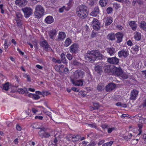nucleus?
Segmentation results:
<instances>
[{
    "mask_svg": "<svg viewBox=\"0 0 146 146\" xmlns=\"http://www.w3.org/2000/svg\"><path fill=\"white\" fill-rule=\"evenodd\" d=\"M87 7L84 5H81L76 9V13L78 16L82 19L86 18L88 15Z\"/></svg>",
    "mask_w": 146,
    "mask_h": 146,
    "instance_id": "f257e3e1",
    "label": "nucleus"
},
{
    "mask_svg": "<svg viewBox=\"0 0 146 146\" xmlns=\"http://www.w3.org/2000/svg\"><path fill=\"white\" fill-rule=\"evenodd\" d=\"M44 10L43 7L40 5H37L35 7L34 14L36 18H41L43 16Z\"/></svg>",
    "mask_w": 146,
    "mask_h": 146,
    "instance_id": "f03ea898",
    "label": "nucleus"
},
{
    "mask_svg": "<svg viewBox=\"0 0 146 146\" xmlns=\"http://www.w3.org/2000/svg\"><path fill=\"white\" fill-rule=\"evenodd\" d=\"M96 56L95 51H88L85 55V58L89 62H93L96 60Z\"/></svg>",
    "mask_w": 146,
    "mask_h": 146,
    "instance_id": "7ed1b4c3",
    "label": "nucleus"
},
{
    "mask_svg": "<svg viewBox=\"0 0 146 146\" xmlns=\"http://www.w3.org/2000/svg\"><path fill=\"white\" fill-rule=\"evenodd\" d=\"M113 73L118 76H120L124 79L128 78V76L124 73L121 68L119 67L118 68L115 67L113 68Z\"/></svg>",
    "mask_w": 146,
    "mask_h": 146,
    "instance_id": "20e7f679",
    "label": "nucleus"
},
{
    "mask_svg": "<svg viewBox=\"0 0 146 146\" xmlns=\"http://www.w3.org/2000/svg\"><path fill=\"white\" fill-rule=\"evenodd\" d=\"M84 72L81 70H77L73 73L72 75L73 78L78 79L82 78L84 76Z\"/></svg>",
    "mask_w": 146,
    "mask_h": 146,
    "instance_id": "39448f33",
    "label": "nucleus"
},
{
    "mask_svg": "<svg viewBox=\"0 0 146 146\" xmlns=\"http://www.w3.org/2000/svg\"><path fill=\"white\" fill-rule=\"evenodd\" d=\"M16 21L18 26H21L22 25L21 22L22 20L23 16L20 12H18L16 13Z\"/></svg>",
    "mask_w": 146,
    "mask_h": 146,
    "instance_id": "423d86ee",
    "label": "nucleus"
},
{
    "mask_svg": "<svg viewBox=\"0 0 146 146\" xmlns=\"http://www.w3.org/2000/svg\"><path fill=\"white\" fill-rule=\"evenodd\" d=\"M22 11L24 12L25 17L26 18H28L31 15L32 13V9L30 7H25L23 8Z\"/></svg>",
    "mask_w": 146,
    "mask_h": 146,
    "instance_id": "0eeeda50",
    "label": "nucleus"
},
{
    "mask_svg": "<svg viewBox=\"0 0 146 146\" xmlns=\"http://www.w3.org/2000/svg\"><path fill=\"white\" fill-rule=\"evenodd\" d=\"M92 25L94 29L96 30H98L100 29V24L98 21V20L94 19L92 23Z\"/></svg>",
    "mask_w": 146,
    "mask_h": 146,
    "instance_id": "6e6552de",
    "label": "nucleus"
},
{
    "mask_svg": "<svg viewBox=\"0 0 146 146\" xmlns=\"http://www.w3.org/2000/svg\"><path fill=\"white\" fill-rule=\"evenodd\" d=\"M119 61V59L116 57L109 58L107 59L108 62L111 64H117Z\"/></svg>",
    "mask_w": 146,
    "mask_h": 146,
    "instance_id": "1a4fd4ad",
    "label": "nucleus"
},
{
    "mask_svg": "<svg viewBox=\"0 0 146 146\" xmlns=\"http://www.w3.org/2000/svg\"><path fill=\"white\" fill-rule=\"evenodd\" d=\"M116 85L115 84L111 83H109L105 87V89L106 92H110L113 90L115 88Z\"/></svg>",
    "mask_w": 146,
    "mask_h": 146,
    "instance_id": "9d476101",
    "label": "nucleus"
},
{
    "mask_svg": "<svg viewBox=\"0 0 146 146\" xmlns=\"http://www.w3.org/2000/svg\"><path fill=\"white\" fill-rule=\"evenodd\" d=\"M138 92L135 89L133 90L131 92L130 99L131 100H135L137 96Z\"/></svg>",
    "mask_w": 146,
    "mask_h": 146,
    "instance_id": "9b49d317",
    "label": "nucleus"
},
{
    "mask_svg": "<svg viewBox=\"0 0 146 146\" xmlns=\"http://www.w3.org/2000/svg\"><path fill=\"white\" fill-rule=\"evenodd\" d=\"M78 49V46L75 43L72 44L70 47V51L72 53H75Z\"/></svg>",
    "mask_w": 146,
    "mask_h": 146,
    "instance_id": "f8f14e48",
    "label": "nucleus"
},
{
    "mask_svg": "<svg viewBox=\"0 0 146 146\" xmlns=\"http://www.w3.org/2000/svg\"><path fill=\"white\" fill-rule=\"evenodd\" d=\"M76 79L73 78L71 79L72 83L75 86H82L83 84V81L82 80H76Z\"/></svg>",
    "mask_w": 146,
    "mask_h": 146,
    "instance_id": "ddd939ff",
    "label": "nucleus"
},
{
    "mask_svg": "<svg viewBox=\"0 0 146 146\" xmlns=\"http://www.w3.org/2000/svg\"><path fill=\"white\" fill-rule=\"evenodd\" d=\"M129 54L128 52L126 50H124L120 51L118 53V55L120 58L123 56L124 58H126Z\"/></svg>",
    "mask_w": 146,
    "mask_h": 146,
    "instance_id": "4468645a",
    "label": "nucleus"
},
{
    "mask_svg": "<svg viewBox=\"0 0 146 146\" xmlns=\"http://www.w3.org/2000/svg\"><path fill=\"white\" fill-rule=\"evenodd\" d=\"M27 3V0H16L15 1V3L20 6H25Z\"/></svg>",
    "mask_w": 146,
    "mask_h": 146,
    "instance_id": "2eb2a0df",
    "label": "nucleus"
},
{
    "mask_svg": "<svg viewBox=\"0 0 146 146\" xmlns=\"http://www.w3.org/2000/svg\"><path fill=\"white\" fill-rule=\"evenodd\" d=\"M57 34V31L56 29H52L48 32V34L51 39H54Z\"/></svg>",
    "mask_w": 146,
    "mask_h": 146,
    "instance_id": "dca6fc26",
    "label": "nucleus"
},
{
    "mask_svg": "<svg viewBox=\"0 0 146 146\" xmlns=\"http://www.w3.org/2000/svg\"><path fill=\"white\" fill-rule=\"evenodd\" d=\"M38 134L39 136L42 138H48L50 136V133L44 131H40L38 132Z\"/></svg>",
    "mask_w": 146,
    "mask_h": 146,
    "instance_id": "f3484780",
    "label": "nucleus"
},
{
    "mask_svg": "<svg viewBox=\"0 0 146 146\" xmlns=\"http://www.w3.org/2000/svg\"><path fill=\"white\" fill-rule=\"evenodd\" d=\"M66 37V35L64 33L60 32L59 33L58 38L56 40L58 41L63 40Z\"/></svg>",
    "mask_w": 146,
    "mask_h": 146,
    "instance_id": "a211bd4d",
    "label": "nucleus"
},
{
    "mask_svg": "<svg viewBox=\"0 0 146 146\" xmlns=\"http://www.w3.org/2000/svg\"><path fill=\"white\" fill-rule=\"evenodd\" d=\"M40 45L44 47V49L46 51L48 50V44L46 40H44L40 43Z\"/></svg>",
    "mask_w": 146,
    "mask_h": 146,
    "instance_id": "6ab92c4d",
    "label": "nucleus"
},
{
    "mask_svg": "<svg viewBox=\"0 0 146 146\" xmlns=\"http://www.w3.org/2000/svg\"><path fill=\"white\" fill-rule=\"evenodd\" d=\"M115 36L117 39L116 41L117 42L119 43L121 41L123 36L122 33H118L116 34Z\"/></svg>",
    "mask_w": 146,
    "mask_h": 146,
    "instance_id": "aec40b11",
    "label": "nucleus"
},
{
    "mask_svg": "<svg viewBox=\"0 0 146 146\" xmlns=\"http://www.w3.org/2000/svg\"><path fill=\"white\" fill-rule=\"evenodd\" d=\"M45 21L46 23L50 24L54 22V19L52 16H49L45 18Z\"/></svg>",
    "mask_w": 146,
    "mask_h": 146,
    "instance_id": "412c9836",
    "label": "nucleus"
},
{
    "mask_svg": "<svg viewBox=\"0 0 146 146\" xmlns=\"http://www.w3.org/2000/svg\"><path fill=\"white\" fill-rule=\"evenodd\" d=\"M106 50L107 52L109 53L110 56L114 55L115 52V49L113 47L108 48H106Z\"/></svg>",
    "mask_w": 146,
    "mask_h": 146,
    "instance_id": "4be33fe9",
    "label": "nucleus"
},
{
    "mask_svg": "<svg viewBox=\"0 0 146 146\" xmlns=\"http://www.w3.org/2000/svg\"><path fill=\"white\" fill-rule=\"evenodd\" d=\"M129 25L130 27H131L132 30L135 31L137 28V25L135 23L134 21H131L129 22Z\"/></svg>",
    "mask_w": 146,
    "mask_h": 146,
    "instance_id": "5701e85b",
    "label": "nucleus"
},
{
    "mask_svg": "<svg viewBox=\"0 0 146 146\" xmlns=\"http://www.w3.org/2000/svg\"><path fill=\"white\" fill-rule=\"evenodd\" d=\"M139 26L141 29L146 31V23L144 21H141L139 23Z\"/></svg>",
    "mask_w": 146,
    "mask_h": 146,
    "instance_id": "b1692460",
    "label": "nucleus"
},
{
    "mask_svg": "<svg viewBox=\"0 0 146 146\" xmlns=\"http://www.w3.org/2000/svg\"><path fill=\"white\" fill-rule=\"evenodd\" d=\"M134 37L135 39L137 40H139L141 38V34L137 32H135L134 33Z\"/></svg>",
    "mask_w": 146,
    "mask_h": 146,
    "instance_id": "393cba45",
    "label": "nucleus"
},
{
    "mask_svg": "<svg viewBox=\"0 0 146 146\" xmlns=\"http://www.w3.org/2000/svg\"><path fill=\"white\" fill-rule=\"evenodd\" d=\"M95 71L98 73L100 74L102 72V68L101 66L97 65L94 67Z\"/></svg>",
    "mask_w": 146,
    "mask_h": 146,
    "instance_id": "a878e982",
    "label": "nucleus"
},
{
    "mask_svg": "<svg viewBox=\"0 0 146 146\" xmlns=\"http://www.w3.org/2000/svg\"><path fill=\"white\" fill-rule=\"evenodd\" d=\"M28 96L30 98H32L35 100H38L40 98V96L36 94L30 93L28 95Z\"/></svg>",
    "mask_w": 146,
    "mask_h": 146,
    "instance_id": "bb28decb",
    "label": "nucleus"
},
{
    "mask_svg": "<svg viewBox=\"0 0 146 146\" xmlns=\"http://www.w3.org/2000/svg\"><path fill=\"white\" fill-rule=\"evenodd\" d=\"M72 42L71 40L69 38H66L64 42V46L67 47Z\"/></svg>",
    "mask_w": 146,
    "mask_h": 146,
    "instance_id": "cd10ccee",
    "label": "nucleus"
},
{
    "mask_svg": "<svg viewBox=\"0 0 146 146\" xmlns=\"http://www.w3.org/2000/svg\"><path fill=\"white\" fill-rule=\"evenodd\" d=\"M112 22V19L110 17L107 18L106 21L105 22V25H110Z\"/></svg>",
    "mask_w": 146,
    "mask_h": 146,
    "instance_id": "c85d7f7f",
    "label": "nucleus"
},
{
    "mask_svg": "<svg viewBox=\"0 0 146 146\" xmlns=\"http://www.w3.org/2000/svg\"><path fill=\"white\" fill-rule=\"evenodd\" d=\"M95 54L96 55V59L97 58V57H98L100 60L102 59L103 58V56L97 50L95 51Z\"/></svg>",
    "mask_w": 146,
    "mask_h": 146,
    "instance_id": "c756f323",
    "label": "nucleus"
},
{
    "mask_svg": "<svg viewBox=\"0 0 146 146\" xmlns=\"http://www.w3.org/2000/svg\"><path fill=\"white\" fill-rule=\"evenodd\" d=\"M107 3L108 0H100V4L102 7L105 6Z\"/></svg>",
    "mask_w": 146,
    "mask_h": 146,
    "instance_id": "7c9ffc66",
    "label": "nucleus"
},
{
    "mask_svg": "<svg viewBox=\"0 0 146 146\" xmlns=\"http://www.w3.org/2000/svg\"><path fill=\"white\" fill-rule=\"evenodd\" d=\"M61 61L63 63H66V58L65 57V54L64 53H62L60 55Z\"/></svg>",
    "mask_w": 146,
    "mask_h": 146,
    "instance_id": "2f4dec72",
    "label": "nucleus"
},
{
    "mask_svg": "<svg viewBox=\"0 0 146 146\" xmlns=\"http://www.w3.org/2000/svg\"><path fill=\"white\" fill-rule=\"evenodd\" d=\"M71 137L72 139H74V140L72 141L73 142L77 141L79 139V136L78 135H74L72 136Z\"/></svg>",
    "mask_w": 146,
    "mask_h": 146,
    "instance_id": "473e14b6",
    "label": "nucleus"
},
{
    "mask_svg": "<svg viewBox=\"0 0 146 146\" xmlns=\"http://www.w3.org/2000/svg\"><path fill=\"white\" fill-rule=\"evenodd\" d=\"M9 89V83L7 82L4 84L3 85V89L7 91Z\"/></svg>",
    "mask_w": 146,
    "mask_h": 146,
    "instance_id": "72a5a7b5",
    "label": "nucleus"
},
{
    "mask_svg": "<svg viewBox=\"0 0 146 146\" xmlns=\"http://www.w3.org/2000/svg\"><path fill=\"white\" fill-rule=\"evenodd\" d=\"M104 86L102 84H99L97 87V89L98 91H102L103 90Z\"/></svg>",
    "mask_w": 146,
    "mask_h": 146,
    "instance_id": "f704fd0d",
    "label": "nucleus"
},
{
    "mask_svg": "<svg viewBox=\"0 0 146 146\" xmlns=\"http://www.w3.org/2000/svg\"><path fill=\"white\" fill-rule=\"evenodd\" d=\"M108 37L110 40H113L115 39V35L113 34H110L108 36Z\"/></svg>",
    "mask_w": 146,
    "mask_h": 146,
    "instance_id": "c9c22d12",
    "label": "nucleus"
},
{
    "mask_svg": "<svg viewBox=\"0 0 146 146\" xmlns=\"http://www.w3.org/2000/svg\"><path fill=\"white\" fill-rule=\"evenodd\" d=\"M113 143V142L112 141H110L104 144L102 146H110Z\"/></svg>",
    "mask_w": 146,
    "mask_h": 146,
    "instance_id": "e433bc0d",
    "label": "nucleus"
},
{
    "mask_svg": "<svg viewBox=\"0 0 146 146\" xmlns=\"http://www.w3.org/2000/svg\"><path fill=\"white\" fill-rule=\"evenodd\" d=\"M86 124L92 128L95 129L97 128V126L96 124L95 123H93L92 124L88 123L87 124Z\"/></svg>",
    "mask_w": 146,
    "mask_h": 146,
    "instance_id": "4c0bfd02",
    "label": "nucleus"
},
{
    "mask_svg": "<svg viewBox=\"0 0 146 146\" xmlns=\"http://www.w3.org/2000/svg\"><path fill=\"white\" fill-rule=\"evenodd\" d=\"M133 49L134 51H137L139 50L140 47L137 45H135L133 47Z\"/></svg>",
    "mask_w": 146,
    "mask_h": 146,
    "instance_id": "58836bf2",
    "label": "nucleus"
},
{
    "mask_svg": "<svg viewBox=\"0 0 146 146\" xmlns=\"http://www.w3.org/2000/svg\"><path fill=\"white\" fill-rule=\"evenodd\" d=\"M93 105L94 107L95 108V109H96V110L98 109L100 107L99 104L98 103H93Z\"/></svg>",
    "mask_w": 146,
    "mask_h": 146,
    "instance_id": "ea45409f",
    "label": "nucleus"
},
{
    "mask_svg": "<svg viewBox=\"0 0 146 146\" xmlns=\"http://www.w3.org/2000/svg\"><path fill=\"white\" fill-rule=\"evenodd\" d=\"M113 11V9L111 7H108L107 9V12L108 14L111 13Z\"/></svg>",
    "mask_w": 146,
    "mask_h": 146,
    "instance_id": "a19ab883",
    "label": "nucleus"
},
{
    "mask_svg": "<svg viewBox=\"0 0 146 146\" xmlns=\"http://www.w3.org/2000/svg\"><path fill=\"white\" fill-rule=\"evenodd\" d=\"M18 91L21 94H24L25 93L24 90L21 88H19L18 89Z\"/></svg>",
    "mask_w": 146,
    "mask_h": 146,
    "instance_id": "79ce46f5",
    "label": "nucleus"
},
{
    "mask_svg": "<svg viewBox=\"0 0 146 146\" xmlns=\"http://www.w3.org/2000/svg\"><path fill=\"white\" fill-rule=\"evenodd\" d=\"M98 35V33L94 32H93L91 35V37L92 38H94L96 37Z\"/></svg>",
    "mask_w": 146,
    "mask_h": 146,
    "instance_id": "37998d69",
    "label": "nucleus"
},
{
    "mask_svg": "<svg viewBox=\"0 0 146 146\" xmlns=\"http://www.w3.org/2000/svg\"><path fill=\"white\" fill-rule=\"evenodd\" d=\"M67 58L70 60H71L72 58V56L70 54H67L66 55Z\"/></svg>",
    "mask_w": 146,
    "mask_h": 146,
    "instance_id": "c03bdc74",
    "label": "nucleus"
},
{
    "mask_svg": "<svg viewBox=\"0 0 146 146\" xmlns=\"http://www.w3.org/2000/svg\"><path fill=\"white\" fill-rule=\"evenodd\" d=\"M24 77L27 78V81H28L30 82L31 81V79L29 75L25 74L24 75Z\"/></svg>",
    "mask_w": 146,
    "mask_h": 146,
    "instance_id": "a18cd8bd",
    "label": "nucleus"
},
{
    "mask_svg": "<svg viewBox=\"0 0 146 146\" xmlns=\"http://www.w3.org/2000/svg\"><path fill=\"white\" fill-rule=\"evenodd\" d=\"M98 14L96 12L93 11L91 13L90 15L93 16L95 17Z\"/></svg>",
    "mask_w": 146,
    "mask_h": 146,
    "instance_id": "49530a36",
    "label": "nucleus"
},
{
    "mask_svg": "<svg viewBox=\"0 0 146 146\" xmlns=\"http://www.w3.org/2000/svg\"><path fill=\"white\" fill-rule=\"evenodd\" d=\"M139 121L142 123L146 124V119L142 118L139 119Z\"/></svg>",
    "mask_w": 146,
    "mask_h": 146,
    "instance_id": "de8ad7c7",
    "label": "nucleus"
},
{
    "mask_svg": "<svg viewBox=\"0 0 146 146\" xmlns=\"http://www.w3.org/2000/svg\"><path fill=\"white\" fill-rule=\"evenodd\" d=\"M113 6L115 8L117 9H118L120 7L119 5L117 3H115L113 4Z\"/></svg>",
    "mask_w": 146,
    "mask_h": 146,
    "instance_id": "09e8293b",
    "label": "nucleus"
},
{
    "mask_svg": "<svg viewBox=\"0 0 146 146\" xmlns=\"http://www.w3.org/2000/svg\"><path fill=\"white\" fill-rule=\"evenodd\" d=\"M64 73L67 74L69 73V70L67 68H65L64 70Z\"/></svg>",
    "mask_w": 146,
    "mask_h": 146,
    "instance_id": "8fccbe9b",
    "label": "nucleus"
},
{
    "mask_svg": "<svg viewBox=\"0 0 146 146\" xmlns=\"http://www.w3.org/2000/svg\"><path fill=\"white\" fill-rule=\"evenodd\" d=\"M44 113L46 114L47 115H48L49 116H51V112L46 111V110H44Z\"/></svg>",
    "mask_w": 146,
    "mask_h": 146,
    "instance_id": "3c124183",
    "label": "nucleus"
},
{
    "mask_svg": "<svg viewBox=\"0 0 146 146\" xmlns=\"http://www.w3.org/2000/svg\"><path fill=\"white\" fill-rule=\"evenodd\" d=\"M72 64L75 65H78L79 64V62H78L77 60H73Z\"/></svg>",
    "mask_w": 146,
    "mask_h": 146,
    "instance_id": "603ef678",
    "label": "nucleus"
},
{
    "mask_svg": "<svg viewBox=\"0 0 146 146\" xmlns=\"http://www.w3.org/2000/svg\"><path fill=\"white\" fill-rule=\"evenodd\" d=\"M138 127H139V133L138 135L140 134L141 132V128L142 127V125L141 124L139 125Z\"/></svg>",
    "mask_w": 146,
    "mask_h": 146,
    "instance_id": "864d4df0",
    "label": "nucleus"
},
{
    "mask_svg": "<svg viewBox=\"0 0 146 146\" xmlns=\"http://www.w3.org/2000/svg\"><path fill=\"white\" fill-rule=\"evenodd\" d=\"M137 3V0H133L132 2V5L133 6H135Z\"/></svg>",
    "mask_w": 146,
    "mask_h": 146,
    "instance_id": "5fc2aeb1",
    "label": "nucleus"
},
{
    "mask_svg": "<svg viewBox=\"0 0 146 146\" xmlns=\"http://www.w3.org/2000/svg\"><path fill=\"white\" fill-rule=\"evenodd\" d=\"M42 94L43 95H45V96H47L49 94H50L49 93L48 91H44V92H42Z\"/></svg>",
    "mask_w": 146,
    "mask_h": 146,
    "instance_id": "6e6d98bb",
    "label": "nucleus"
},
{
    "mask_svg": "<svg viewBox=\"0 0 146 146\" xmlns=\"http://www.w3.org/2000/svg\"><path fill=\"white\" fill-rule=\"evenodd\" d=\"M96 145L95 142L94 141L88 145L87 146H94Z\"/></svg>",
    "mask_w": 146,
    "mask_h": 146,
    "instance_id": "4d7b16f0",
    "label": "nucleus"
},
{
    "mask_svg": "<svg viewBox=\"0 0 146 146\" xmlns=\"http://www.w3.org/2000/svg\"><path fill=\"white\" fill-rule=\"evenodd\" d=\"M4 46L5 49L6 50L8 47V46L7 44V41L6 40L5 41V43L4 44Z\"/></svg>",
    "mask_w": 146,
    "mask_h": 146,
    "instance_id": "13d9d810",
    "label": "nucleus"
},
{
    "mask_svg": "<svg viewBox=\"0 0 146 146\" xmlns=\"http://www.w3.org/2000/svg\"><path fill=\"white\" fill-rule=\"evenodd\" d=\"M95 12H96L98 13H99V9L98 7H95L94 10Z\"/></svg>",
    "mask_w": 146,
    "mask_h": 146,
    "instance_id": "bf43d9fd",
    "label": "nucleus"
},
{
    "mask_svg": "<svg viewBox=\"0 0 146 146\" xmlns=\"http://www.w3.org/2000/svg\"><path fill=\"white\" fill-rule=\"evenodd\" d=\"M127 44L128 46H131L132 45V43L131 40H129L127 42Z\"/></svg>",
    "mask_w": 146,
    "mask_h": 146,
    "instance_id": "052dcab7",
    "label": "nucleus"
},
{
    "mask_svg": "<svg viewBox=\"0 0 146 146\" xmlns=\"http://www.w3.org/2000/svg\"><path fill=\"white\" fill-rule=\"evenodd\" d=\"M35 118L36 119H38L40 120H42L43 119V117L41 116H37L35 117Z\"/></svg>",
    "mask_w": 146,
    "mask_h": 146,
    "instance_id": "680f3d73",
    "label": "nucleus"
},
{
    "mask_svg": "<svg viewBox=\"0 0 146 146\" xmlns=\"http://www.w3.org/2000/svg\"><path fill=\"white\" fill-rule=\"evenodd\" d=\"M16 128L17 130L19 131L21 130V126L18 125H17Z\"/></svg>",
    "mask_w": 146,
    "mask_h": 146,
    "instance_id": "e2e57ef3",
    "label": "nucleus"
},
{
    "mask_svg": "<svg viewBox=\"0 0 146 146\" xmlns=\"http://www.w3.org/2000/svg\"><path fill=\"white\" fill-rule=\"evenodd\" d=\"M142 74L144 75V76L146 78V70H143L142 71Z\"/></svg>",
    "mask_w": 146,
    "mask_h": 146,
    "instance_id": "0e129e2a",
    "label": "nucleus"
},
{
    "mask_svg": "<svg viewBox=\"0 0 146 146\" xmlns=\"http://www.w3.org/2000/svg\"><path fill=\"white\" fill-rule=\"evenodd\" d=\"M19 140V139L18 138H16L13 141V142L15 144H17L18 143V141Z\"/></svg>",
    "mask_w": 146,
    "mask_h": 146,
    "instance_id": "69168bd1",
    "label": "nucleus"
},
{
    "mask_svg": "<svg viewBox=\"0 0 146 146\" xmlns=\"http://www.w3.org/2000/svg\"><path fill=\"white\" fill-rule=\"evenodd\" d=\"M137 3L139 5H141L143 4V2L142 1L140 0H137Z\"/></svg>",
    "mask_w": 146,
    "mask_h": 146,
    "instance_id": "338daca9",
    "label": "nucleus"
},
{
    "mask_svg": "<svg viewBox=\"0 0 146 146\" xmlns=\"http://www.w3.org/2000/svg\"><path fill=\"white\" fill-rule=\"evenodd\" d=\"M137 143V142L134 139L131 142V143L133 145L136 144Z\"/></svg>",
    "mask_w": 146,
    "mask_h": 146,
    "instance_id": "774afa93",
    "label": "nucleus"
}]
</instances>
